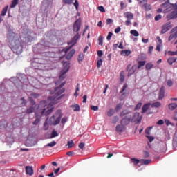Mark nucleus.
Returning a JSON list of instances; mask_svg holds the SVG:
<instances>
[{"label":"nucleus","mask_w":177,"mask_h":177,"mask_svg":"<svg viewBox=\"0 0 177 177\" xmlns=\"http://www.w3.org/2000/svg\"><path fill=\"white\" fill-rule=\"evenodd\" d=\"M9 47L14 51V53L17 55L21 54L23 52L21 38L15 33L11 34L9 39Z\"/></svg>","instance_id":"1"},{"label":"nucleus","mask_w":177,"mask_h":177,"mask_svg":"<svg viewBox=\"0 0 177 177\" xmlns=\"http://www.w3.org/2000/svg\"><path fill=\"white\" fill-rule=\"evenodd\" d=\"M64 85H65V82H63L60 84V86L55 88L54 95L49 96L48 97V100L50 102H52L51 103H50V104H57V102H59V100H60V99L63 97L64 96L63 93H64L65 92V88H63Z\"/></svg>","instance_id":"2"},{"label":"nucleus","mask_w":177,"mask_h":177,"mask_svg":"<svg viewBox=\"0 0 177 177\" xmlns=\"http://www.w3.org/2000/svg\"><path fill=\"white\" fill-rule=\"evenodd\" d=\"M46 106H47V102L45 100L41 101L38 105H35V106H37V110H38V111L42 116H48L49 114H50L53 111V108H51L46 111Z\"/></svg>","instance_id":"3"},{"label":"nucleus","mask_w":177,"mask_h":177,"mask_svg":"<svg viewBox=\"0 0 177 177\" xmlns=\"http://www.w3.org/2000/svg\"><path fill=\"white\" fill-rule=\"evenodd\" d=\"M131 112L129 111V110H123L122 111L120 112V118H123L126 115V117L123 118L122 120H120V124L124 125V127L128 125L130 122L131 121V115H129V114Z\"/></svg>","instance_id":"4"},{"label":"nucleus","mask_w":177,"mask_h":177,"mask_svg":"<svg viewBox=\"0 0 177 177\" xmlns=\"http://www.w3.org/2000/svg\"><path fill=\"white\" fill-rule=\"evenodd\" d=\"M62 113L60 109L57 110L55 115H53L52 117L49 119V123L51 125H57L60 122L61 118L62 117Z\"/></svg>","instance_id":"5"},{"label":"nucleus","mask_w":177,"mask_h":177,"mask_svg":"<svg viewBox=\"0 0 177 177\" xmlns=\"http://www.w3.org/2000/svg\"><path fill=\"white\" fill-rule=\"evenodd\" d=\"M81 37V35L80 33H77L73 38L72 39V40H71V41H68V45H71L69 48L65 50V53H67V52L71 49L77 43V41L79 40V39H80Z\"/></svg>","instance_id":"6"},{"label":"nucleus","mask_w":177,"mask_h":177,"mask_svg":"<svg viewBox=\"0 0 177 177\" xmlns=\"http://www.w3.org/2000/svg\"><path fill=\"white\" fill-rule=\"evenodd\" d=\"M81 27H82V19L79 18L73 24V31L74 32H78L80 30Z\"/></svg>","instance_id":"7"},{"label":"nucleus","mask_w":177,"mask_h":177,"mask_svg":"<svg viewBox=\"0 0 177 177\" xmlns=\"http://www.w3.org/2000/svg\"><path fill=\"white\" fill-rule=\"evenodd\" d=\"M136 70H137V67L136 65H133L131 67V64H128L127 67V71L129 72V73H127V77H131L132 75H133L136 71Z\"/></svg>","instance_id":"8"},{"label":"nucleus","mask_w":177,"mask_h":177,"mask_svg":"<svg viewBox=\"0 0 177 177\" xmlns=\"http://www.w3.org/2000/svg\"><path fill=\"white\" fill-rule=\"evenodd\" d=\"M172 28V26L171 25V23H166L162 27L161 33L165 34L168 30H169Z\"/></svg>","instance_id":"9"},{"label":"nucleus","mask_w":177,"mask_h":177,"mask_svg":"<svg viewBox=\"0 0 177 177\" xmlns=\"http://www.w3.org/2000/svg\"><path fill=\"white\" fill-rule=\"evenodd\" d=\"M142 118L140 116V113L136 112L133 117L131 118V122L138 124L141 122Z\"/></svg>","instance_id":"10"},{"label":"nucleus","mask_w":177,"mask_h":177,"mask_svg":"<svg viewBox=\"0 0 177 177\" xmlns=\"http://www.w3.org/2000/svg\"><path fill=\"white\" fill-rule=\"evenodd\" d=\"M171 35L169 36L168 41H170L174 39L177 38V26L173 28L170 32Z\"/></svg>","instance_id":"11"},{"label":"nucleus","mask_w":177,"mask_h":177,"mask_svg":"<svg viewBox=\"0 0 177 177\" xmlns=\"http://www.w3.org/2000/svg\"><path fill=\"white\" fill-rule=\"evenodd\" d=\"M68 70H70V64H66L63 70H62L60 72L59 79H61L62 76L66 74V73L68 72Z\"/></svg>","instance_id":"12"},{"label":"nucleus","mask_w":177,"mask_h":177,"mask_svg":"<svg viewBox=\"0 0 177 177\" xmlns=\"http://www.w3.org/2000/svg\"><path fill=\"white\" fill-rule=\"evenodd\" d=\"M35 115H36V117H35V120L33 122V124L34 125H37L38 123L40 122V120H41V118L42 117V115H41V113L38 111V110L37 109L36 110V112H35Z\"/></svg>","instance_id":"13"},{"label":"nucleus","mask_w":177,"mask_h":177,"mask_svg":"<svg viewBox=\"0 0 177 177\" xmlns=\"http://www.w3.org/2000/svg\"><path fill=\"white\" fill-rule=\"evenodd\" d=\"M167 18L170 20L172 19H176L177 18V9L175 8L174 11H172L171 13L168 14L167 16Z\"/></svg>","instance_id":"14"},{"label":"nucleus","mask_w":177,"mask_h":177,"mask_svg":"<svg viewBox=\"0 0 177 177\" xmlns=\"http://www.w3.org/2000/svg\"><path fill=\"white\" fill-rule=\"evenodd\" d=\"M26 171L27 175H29L30 176H32L34 174V170H33L32 166H26Z\"/></svg>","instance_id":"15"},{"label":"nucleus","mask_w":177,"mask_h":177,"mask_svg":"<svg viewBox=\"0 0 177 177\" xmlns=\"http://www.w3.org/2000/svg\"><path fill=\"white\" fill-rule=\"evenodd\" d=\"M170 5H171V4L169 3V0H167V1L165 3H164L161 5V7L162 8H167L166 10H165V11H164L165 12H167L169 10Z\"/></svg>","instance_id":"16"},{"label":"nucleus","mask_w":177,"mask_h":177,"mask_svg":"<svg viewBox=\"0 0 177 177\" xmlns=\"http://www.w3.org/2000/svg\"><path fill=\"white\" fill-rule=\"evenodd\" d=\"M126 128H125V126L124 125H117L116 127H115V130L117 132H119V133H122L125 131Z\"/></svg>","instance_id":"17"},{"label":"nucleus","mask_w":177,"mask_h":177,"mask_svg":"<svg viewBox=\"0 0 177 177\" xmlns=\"http://www.w3.org/2000/svg\"><path fill=\"white\" fill-rule=\"evenodd\" d=\"M74 54H75V49H71L66 56V59L70 60L73 57Z\"/></svg>","instance_id":"18"},{"label":"nucleus","mask_w":177,"mask_h":177,"mask_svg":"<svg viewBox=\"0 0 177 177\" xmlns=\"http://www.w3.org/2000/svg\"><path fill=\"white\" fill-rule=\"evenodd\" d=\"M124 17L127 18V19L131 20V19H133L134 15L133 13L130 12H124Z\"/></svg>","instance_id":"19"},{"label":"nucleus","mask_w":177,"mask_h":177,"mask_svg":"<svg viewBox=\"0 0 177 177\" xmlns=\"http://www.w3.org/2000/svg\"><path fill=\"white\" fill-rule=\"evenodd\" d=\"M71 108H72L74 111H81V107L77 104H75L73 105H71Z\"/></svg>","instance_id":"20"},{"label":"nucleus","mask_w":177,"mask_h":177,"mask_svg":"<svg viewBox=\"0 0 177 177\" xmlns=\"http://www.w3.org/2000/svg\"><path fill=\"white\" fill-rule=\"evenodd\" d=\"M164 96H165V86H162L159 93L160 100H161V99H163Z\"/></svg>","instance_id":"21"},{"label":"nucleus","mask_w":177,"mask_h":177,"mask_svg":"<svg viewBox=\"0 0 177 177\" xmlns=\"http://www.w3.org/2000/svg\"><path fill=\"white\" fill-rule=\"evenodd\" d=\"M167 62L169 64V65L174 64V63L176 62V57H169L167 59Z\"/></svg>","instance_id":"22"},{"label":"nucleus","mask_w":177,"mask_h":177,"mask_svg":"<svg viewBox=\"0 0 177 177\" xmlns=\"http://www.w3.org/2000/svg\"><path fill=\"white\" fill-rule=\"evenodd\" d=\"M150 105L151 104L150 103H147V104H144V106H142V113H145L150 107Z\"/></svg>","instance_id":"23"},{"label":"nucleus","mask_w":177,"mask_h":177,"mask_svg":"<svg viewBox=\"0 0 177 177\" xmlns=\"http://www.w3.org/2000/svg\"><path fill=\"white\" fill-rule=\"evenodd\" d=\"M35 111V106H30L28 109H26V113L27 114H30V113H33Z\"/></svg>","instance_id":"24"},{"label":"nucleus","mask_w":177,"mask_h":177,"mask_svg":"<svg viewBox=\"0 0 177 177\" xmlns=\"http://www.w3.org/2000/svg\"><path fill=\"white\" fill-rule=\"evenodd\" d=\"M19 4V0H12V2L10 5V8H15L17 5Z\"/></svg>","instance_id":"25"},{"label":"nucleus","mask_w":177,"mask_h":177,"mask_svg":"<svg viewBox=\"0 0 177 177\" xmlns=\"http://www.w3.org/2000/svg\"><path fill=\"white\" fill-rule=\"evenodd\" d=\"M125 80V73L124 71H120V82H124Z\"/></svg>","instance_id":"26"},{"label":"nucleus","mask_w":177,"mask_h":177,"mask_svg":"<svg viewBox=\"0 0 177 177\" xmlns=\"http://www.w3.org/2000/svg\"><path fill=\"white\" fill-rule=\"evenodd\" d=\"M177 107V104L176 103H171L169 104V109L171 111L175 110Z\"/></svg>","instance_id":"27"},{"label":"nucleus","mask_w":177,"mask_h":177,"mask_svg":"<svg viewBox=\"0 0 177 177\" xmlns=\"http://www.w3.org/2000/svg\"><path fill=\"white\" fill-rule=\"evenodd\" d=\"M8 6H5L1 11V15L3 17L6 16V15L8 12Z\"/></svg>","instance_id":"28"},{"label":"nucleus","mask_w":177,"mask_h":177,"mask_svg":"<svg viewBox=\"0 0 177 177\" xmlns=\"http://www.w3.org/2000/svg\"><path fill=\"white\" fill-rule=\"evenodd\" d=\"M131 161L135 165H137L140 162V160L136 158H132Z\"/></svg>","instance_id":"29"},{"label":"nucleus","mask_w":177,"mask_h":177,"mask_svg":"<svg viewBox=\"0 0 177 177\" xmlns=\"http://www.w3.org/2000/svg\"><path fill=\"white\" fill-rule=\"evenodd\" d=\"M153 67V64L152 63H147L145 68L147 71H150Z\"/></svg>","instance_id":"30"},{"label":"nucleus","mask_w":177,"mask_h":177,"mask_svg":"<svg viewBox=\"0 0 177 177\" xmlns=\"http://www.w3.org/2000/svg\"><path fill=\"white\" fill-rule=\"evenodd\" d=\"M84 59V55L83 53H80L78 55V62L79 63L82 62Z\"/></svg>","instance_id":"31"},{"label":"nucleus","mask_w":177,"mask_h":177,"mask_svg":"<svg viewBox=\"0 0 177 177\" xmlns=\"http://www.w3.org/2000/svg\"><path fill=\"white\" fill-rule=\"evenodd\" d=\"M161 106V103L160 102H156L151 104L152 108H158Z\"/></svg>","instance_id":"32"},{"label":"nucleus","mask_w":177,"mask_h":177,"mask_svg":"<svg viewBox=\"0 0 177 177\" xmlns=\"http://www.w3.org/2000/svg\"><path fill=\"white\" fill-rule=\"evenodd\" d=\"M102 63H103V60L102 58H100V59H98L97 61V68H101L102 65Z\"/></svg>","instance_id":"33"},{"label":"nucleus","mask_w":177,"mask_h":177,"mask_svg":"<svg viewBox=\"0 0 177 177\" xmlns=\"http://www.w3.org/2000/svg\"><path fill=\"white\" fill-rule=\"evenodd\" d=\"M57 136H58V133H57V131L55 130H53L52 131L51 136L48 137V138L52 139V138H55Z\"/></svg>","instance_id":"34"},{"label":"nucleus","mask_w":177,"mask_h":177,"mask_svg":"<svg viewBox=\"0 0 177 177\" xmlns=\"http://www.w3.org/2000/svg\"><path fill=\"white\" fill-rule=\"evenodd\" d=\"M151 161V160H148V159H142L141 160V162L145 165L150 164Z\"/></svg>","instance_id":"35"},{"label":"nucleus","mask_w":177,"mask_h":177,"mask_svg":"<svg viewBox=\"0 0 177 177\" xmlns=\"http://www.w3.org/2000/svg\"><path fill=\"white\" fill-rule=\"evenodd\" d=\"M122 106H123V104L119 103V104H118L116 105V106L115 107V110L116 111H120V110L122 108Z\"/></svg>","instance_id":"36"},{"label":"nucleus","mask_w":177,"mask_h":177,"mask_svg":"<svg viewBox=\"0 0 177 177\" xmlns=\"http://www.w3.org/2000/svg\"><path fill=\"white\" fill-rule=\"evenodd\" d=\"M138 2L141 6L143 7L147 4V0H138Z\"/></svg>","instance_id":"37"},{"label":"nucleus","mask_w":177,"mask_h":177,"mask_svg":"<svg viewBox=\"0 0 177 177\" xmlns=\"http://www.w3.org/2000/svg\"><path fill=\"white\" fill-rule=\"evenodd\" d=\"M146 64L145 61H139L138 62V69L141 68L143 67Z\"/></svg>","instance_id":"38"},{"label":"nucleus","mask_w":177,"mask_h":177,"mask_svg":"<svg viewBox=\"0 0 177 177\" xmlns=\"http://www.w3.org/2000/svg\"><path fill=\"white\" fill-rule=\"evenodd\" d=\"M114 113H115L114 109H110L109 111L107 113V115L109 117H111V116L113 115Z\"/></svg>","instance_id":"39"},{"label":"nucleus","mask_w":177,"mask_h":177,"mask_svg":"<svg viewBox=\"0 0 177 177\" xmlns=\"http://www.w3.org/2000/svg\"><path fill=\"white\" fill-rule=\"evenodd\" d=\"M20 102H21V106H24L27 104V101H26V99H24V97L21 98Z\"/></svg>","instance_id":"40"},{"label":"nucleus","mask_w":177,"mask_h":177,"mask_svg":"<svg viewBox=\"0 0 177 177\" xmlns=\"http://www.w3.org/2000/svg\"><path fill=\"white\" fill-rule=\"evenodd\" d=\"M77 92H80V84H77L76 91L74 93V96H76V97L79 96V93H77Z\"/></svg>","instance_id":"41"},{"label":"nucleus","mask_w":177,"mask_h":177,"mask_svg":"<svg viewBox=\"0 0 177 177\" xmlns=\"http://www.w3.org/2000/svg\"><path fill=\"white\" fill-rule=\"evenodd\" d=\"M63 2L65 4L71 5L74 2V0H63Z\"/></svg>","instance_id":"42"},{"label":"nucleus","mask_w":177,"mask_h":177,"mask_svg":"<svg viewBox=\"0 0 177 177\" xmlns=\"http://www.w3.org/2000/svg\"><path fill=\"white\" fill-rule=\"evenodd\" d=\"M73 5L75 7L76 10H78L79 6H80V3H79L78 0H75V3H73Z\"/></svg>","instance_id":"43"},{"label":"nucleus","mask_w":177,"mask_h":177,"mask_svg":"<svg viewBox=\"0 0 177 177\" xmlns=\"http://www.w3.org/2000/svg\"><path fill=\"white\" fill-rule=\"evenodd\" d=\"M167 84L169 87H171L172 86H174V82L171 80H168L167 82Z\"/></svg>","instance_id":"44"},{"label":"nucleus","mask_w":177,"mask_h":177,"mask_svg":"<svg viewBox=\"0 0 177 177\" xmlns=\"http://www.w3.org/2000/svg\"><path fill=\"white\" fill-rule=\"evenodd\" d=\"M131 34L133 35L135 37H138L139 36L138 32L136 31V30H134L131 31Z\"/></svg>","instance_id":"45"},{"label":"nucleus","mask_w":177,"mask_h":177,"mask_svg":"<svg viewBox=\"0 0 177 177\" xmlns=\"http://www.w3.org/2000/svg\"><path fill=\"white\" fill-rule=\"evenodd\" d=\"M98 41H99V45L102 46L103 45V37L99 36Z\"/></svg>","instance_id":"46"},{"label":"nucleus","mask_w":177,"mask_h":177,"mask_svg":"<svg viewBox=\"0 0 177 177\" xmlns=\"http://www.w3.org/2000/svg\"><path fill=\"white\" fill-rule=\"evenodd\" d=\"M113 32H109V33H108V35H107V37H106V39H107L108 41H111V37H113Z\"/></svg>","instance_id":"47"},{"label":"nucleus","mask_w":177,"mask_h":177,"mask_svg":"<svg viewBox=\"0 0 177 177\" xmlns=\"http://www.w3.org/2000/svg\"><path fill=\"white\" fill-rule=\"evenodd\" d=\"M56 142L55 141H53L52 142H50V143H48V144H47V147H55V145H56Z\"/></svg>","instance_id":"48"},{"label":"nucleus","mask_w":177,"mask_h":177,"mask_svg":"<svg viewBox=\"0 0 177 177\" xmlns=\"http://www.w3.org/2000/svg\"><path fill=\"white\" fill-rule=\"evenodd\" d=\"M97 9H98L99 11H100L102 12H106V10H105L104 7L102 6H98Z\"/></svg>","instance_id":"49"},{"label":"nucleus","mask_w":177,"mask_h":177,"mask_svg":"<svg viewBox=\"0 0 177 177\" xmlns=\"http://www.w3.org/2000/svg\"><path fill=\"white\" fill-rule=\"evenodd\" d=\"M67 145L68 146V148H72L73 147H74V142H73V140L68 141Z\"/></svg>","instance_id":"50"},{"label":"nucleus","mask_w":177,"mask_h":177,"mask_svg":"<svg viewBox=\"0 0 177 177\" xmlns=\"http://www.w3.org/2000/svg\"><path fill=\"white\" fill-rule=\"evenodd\" d=\"M118 121H119V117L118 116H114L113 120H112V122L113 124H115Z\"/></svg>","instance_id":"51"},{"label":"nucleus","mask_w":177,"mask_h":177,"mask_svg":"<svg viewBox=\"0 0 177 177\" xmlns=\"http://www.w3.org/2000/svg\"><path fill=\"white\" fill-rule=\"evenodd\" d=\"M168 54L170 56H176L177 55V51H169Z\"/></svg>","instance_id":"52"},{"label":"nucleus","mask_w":177,"mask_h":177,"mask_svg":"<svg viewBox=\"0 0 177 177\" xmlns=\"http://www.w3.org/2000/svg\"><path fill=\"white\" fill-rule=\"evenodd\" d=\"M142 7H144L147 10H149L151 9V7L150 5H149L147 2V4L143 6Z\"/></svg>","instance_id":"53"},{"label":"nucleus","mask_w":177,"mask_h":177,"mask_svg":"<svg viewBox=\"0 0 177 177\" xmlns=\"http://www.w3.org/2000/svg\"><path fill=\"white\" fill-rule=\"evenodd\" d=\"M79 148L81 149V150H84V147H85V144L82 142V143H80L79 145H78Z\"/></svg>","instance_id":"54"},{"label":"nucleus","mask_w":177,"mask_h":177,"mask_svg":"<svg viewBox=\"0 0 177 177\" xmlns=\"http://www.w3.org/2000/svg\"><path fill=\"white\" fill-rule=\"evenodd\" d=\"M68 120V118H67V117L63 118L61 120L62 124H64L66 122H67Z\"/></svg>","instance_id":"55"},{"label":"nucleus","mask_w":177,"mask_h":177,"mask_svg":"<svg viewBox=\"0 0 177 177\" xmlns=\"http://www.w3.org/2000/svg\"><path fill=\"white\" fill-rule=\"evenodd\" d=\"M32 97H34L35 99H37L39 97V95L35 93H33L31 94Z\"/></svg>","instance_id":"56"},{"label":"nucleus","mask_w":177,"mask_h":177,"mask_svg":"<svg viewBox=\"0 0 177 177\" xmlns=\"http://www.w3.org/2000/svg\"><path fill=\"white\" fill-rule=\"evenodd\" d=\"M142 105V102L138 103V104L136 105V108H135V110H139V109L141 108Z\"/></svg>","instance_id":"57"},{"label":"nucleus","mask_w":177,"mask_h":177,"mask_svg":"<svg viewBox=\"0 0 177 177\" xmlns=\"http://www.w3.org/2000/svg\"><path fill=\"white\" fill-rule=\"evenodd\" d=\"M91 109L96 111L99 110V107L97 106H91Z\"/></svg>","instance_id":"58"},{"label":"nucleus","mask_w":177,"mask_h":177,"mask_svg":"<svg viewBox=\"0 0 177 177\" xmlns=\"http://www.w3.org/2000/svg\"><path fill=\"white\" fill-rule=\"evenodd\" d=\"M138 59L141 60H145L146 59V56L144 54H141L139 55Z\"/></svg>","instance_id":"59"},{"label":"nucleus","mask_w":177,"mask_h":177,"mask_svg":"<svg viewBox=\"0 0 177 177\" xmlns=\"http://www.w3.org/2000/svg\"><path fill=\"white\" fill-rule=\"evenodd\" d=\"M153 128V127H148L146 130H145V133L148 135H150V131H151V129Z\"/></svg>","instance_id":"60"},{"label":"nucleus","mask_w":177,"mask_h":177,"mask_svg":"<svg viewBox=\"0 0 177 177\" xmlns=\"http://www.w3.org/2000/svg\"><path fill=\"white\" fill-rule=\"evenodd\" d=\"M144 158H147L149 157V153L147 151H144L143 152Z\"/></svg>","instance_id":"61"},{"label":"nucleus","mask_w":177,"mask_h":177,"mask_svg":"<svg viewBox=\"0 0 177 177\" xmlns=\"http://www.w3.org/2000/svg\"><path fill=\"white\" fill-rule=\"evenodd\" d=\"M122 53H124V54H126V56H129L131 54V51L129 50H124L122 51Z\"/></svg>","instance_id":"62"},{"label":"nucleus","mask_w":177,"mask_h":177,"mask_svg":"<svg viewBox=\"0 0 177 177\" xmlns=\"http://www.w3.org/2000/svg\"><path fill=\"white\" fill-rule=\"evenodd\" d=\"M146 137L149 139L150 142H152L154 140V138L152 136H146Z\"/></svg>","instance_id":"63"},{"label":"nucleus","mask_w":177,"mask_h":177,"mask_svg":"<svg viewBox=\"0 0 177 177\" xmlns=\"http://www.w3.org/2000/svg\"><path fill=\"white\" fill-rule=\"evenodd\" d=\"M161 18H162V15H158L155 17V20L156 21H159Z\"/></svg>","instance_id":"64"}]
</instances>
